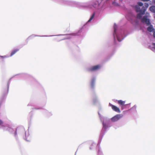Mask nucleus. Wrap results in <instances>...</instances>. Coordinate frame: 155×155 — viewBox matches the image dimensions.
I'll use <instances>...</instances> for the list:
<instances>
[{
  "label": "nucleus",
  "instance_id": "1",
  "mask_svg": "<svg viewBox=\"0 0 155 155\" xmlns=\"http://www.w3.org/2000/svg\"><path fill=\"white\" fill-rule=\"evenodd\" d=\"M122 117V114H117L111 118V120L113 122L117 121L121 118Z\"/></svg>",
  "mask_w": 155,
  "mask_h": 155
},
{
  "label": "nucleus",
  "instance_id": "2",
  "mask_svg": "<svg viewBox=\"0 0 155 155\" xmlns=\"http://www.w3.org/2000/svg\"><path fill=\"white\" fill-rule=\"evenodd\" d=\"M135 10L137 12L141 13L142 14H144L146 11V8H144V7L143 6L141 9L138 6H136L135 7Z\"/></svg>",
  "mask_w": 155,
  "mask_h": 155
},
{
  "label": "nucleus",
  "instance_id": "3",
  "mask_svg": "<svg viewBox=\"0 0 155 155\" xmlns=\"http://www.w3.org/2000/svg\"><path fill=\"white\" fill-rule=\"evenodd\" d=\"M101 67V66L99 65L94 66L89 68L88 71L91 72L96 71L99 69Z\"/></svg>",
  "mask_w": 155,
  "mask_h": 155
},
{
  "label": "nucleus",
  "instance_id": "4",
  "mask_svg": "<svg viewBox=\"0 0 155 155\" xmlns=\"http://www.w3.org/2000/svg\"><path fill=\"white\" fill-rule=\"evenodd\" d=\"M141 21L143 23H145L147 25H149L150 24V20L147 18V16H144L141 19Z\"/></svg>",
  "mask_w": 155,
  "mask_h": 155
},
{
  "label": "nucleus",
  "instance_id": "5",
  "mask_svg": "<svg viewBox=\"0 0 155 155\" xmlns=\"http://www.w3.org/2000/svg\"><path fill=\"white\" fill-rule=\"evenodd\" d=\"M110 106L111 107L112 110L118 113H119L120 112V109L117 107L112 104H111Z\"/></svg>",
  "mask_w": 155,
  "mask_h": 155
},
{
  "label": "nucleus",
  "instance_id": "6",
  "mask_svg": "<svg viewBox=\"0 0 155 155\" xmlns=\"http://www.w3.org/2000/svg\"><path fill=\"white\" fill-rule=\"evenodd\" d=\"M8 86L3 88L2 92L3 94H5L8 93Z\"/></svg>",
  "mask_w": 155,
  "mask_h": 155
},
{
  "label": "nucleus",
  "instance_id": "7",
  "mask_svg": "<svg viewBox=\"0 0 155 155\" xmlns=\"http://www.w3.org/2000/svg\"><path fill=\"white\" fill-rule=\"evenodd\" d=\"M147 30L150 32L154 31H155L154 29L153 28V26L151 25H150L147 28Z\"/></svg>",
  "mask_w": 155,
  "mask_h": 155
},
{
  "label": "nucleus",
  "instance_id": "8",
  "mask_svg": "<svg viewBox=\"0 0 155 155\" xmlns=\"http://www.w3.org/2000/svg\"><path fill=\"white\" fill-rule=\"evenodd\" d=\"M117 102H118V103L119 105H121V106H124V105H125V101H122L121 100H120L118 101Z\"/></svg>",
  "mask_w": 155,
  "mask_h": 155
},
{
  "label": "nucleus",
  "instance_id": "9",
  "mask_svg": "<svg viewBox=\"0 0 155 155\" xmlns=\"http://www.w3.org/2000/svg\"><path fill=\"white\" fill-rule=\"evenodd\" d=\"M19 50V49H16L13 50L11 53L10 56H12Z\"/></svg>",
  "mask_w": 155,
  "mask_h": 155
},
{
  "label": "nucleus",
  "instance_id": "10",
  "mask_svg": "<svg viewBox=\"0 0 155 155\" xmlns=\"http://www.w3.org/2000/svg\"><path fill=\"white\" fill-rule=\"evenodd\" d=\"M149 9L151 12L155 13V6H151Z\"/></svg>",
  "mask_w": 155,
  "mask_h": 155
},
{
  "label": "nucleus",
  "instance_id": "11",
  "mask_svg": "<svg viewBox=\"0 0 155 155\" xmlns=\"http://www.w3.org/2000/svg\"><path fill=\"white\" fill-rule=\"evenodd\" d=\"M144 14H142L141 13H140L137 15V17L138 18L140 19L141 18L142 15Z\"/></svg>",
  "mask_w": 155,
  "mask_h": 155
},
{
  "label": "nucleus",
  "instance_id": "12",
  "mask_svg": "<svg viewBox=\"0 0 155 155\" xmlns=\"http://www.w3.org/2000/svg\"><path fill=\"white\" fill-rule=\"evenodd\" d=\"M95 81V79L94 78L92 79V80H91V85L92 87H94V84Z\"/></svg>",
  "mask_w": 155,
  "mask_h": 155
},
{
  "label": "nucleus",
  "instance_id": "13",
  "mask_svg": "<svg viewBox=\"0 0 155 155\" xmlns=\"http://www.w3.org/2000/svg\"><path fill=\"white\" fill-rule=\"evenodd\" d=\"M95 15V12H94L93 14L91 16L90 19L88 21V22H89L91 21L94 18V17Z\"/></svg>",
  "mask_w": 155,
  "mask_h": 155
},
{
  "label": "nucleus",
  "instance_id": "14",
  "mask_svg": "<svg viewBox=\"0 0 155 155\" xmlns=\"http://www.w3.org/2000/svg\"><path fill=\"white\" fill-rule=\"evenodd\" d=\"M112 4L115 6H119V4L115 2H113Z\"/></svg>",
  "mask_w": 155,
  "mask_h": 155
},
{
  "label": "nucleus",
  "instance_id": "15",
  "mask_svg": "<svg viewBox=\"0 0 155 155\" xmlns=\"http://www.w3.org/2000/svg\"><path fill=\"white\" fill-rule=\"evenodd\" d=\"M148 6H149V4L148 3H145L144 4V8H146V10L147 8L148 7Z\"/></svg>",
  "mask_w": 155,
  "mask_h": 155
},
{
  "label": "nucleus",
  "instance_id": "16",
  "mask_svg": "<svg viewBox=\"0 0 155 155\" xmlns=\"http://www.w3.org/2000/svg\"><path fill=\"white\" fill-rule=\"evenodd\" d=\"M103 130H106V124H104V123L103 122Z\"/></svg>",
  "mask_w": 155,
  "mask_h": 155
},
{
  "label": "nucleus",
  "instance_id": "17",
  "mask_svg": "<svg viewBox=\"0 0 155 155\" xmlns=\"http://www.w3.org/2000/svg\"><path fill=\"white\" fill-rule=\"evenodd\" d=\"M34 38V36H30L28 37L27 39L28 40H29L33 39Z\"/></svg>",
  "mask_w": 155,
  "mask_h": 155
},
{
  "label": "nucleus",
  "instance_id": "18",
  "mask_svg": "<svg viewBox=\"0 0 155 155\" xmlns=\"http://www.w3.org/2000/svg\"><path fill=\"white\" fill-rule=\"evenodd\" d=\"M138 5L140 6H142L143 4V3L141 2H139L138 3Z\"/></svg>",
  "mask_w": 155,
  "mask_h": 155
},
{
  "label": "nucleus",
  "instance_id": "19",
  "mask_svg": "<svg viewBox=\"0 0 155 155\" xmlns=\"http://www.w3.org/2000/svg\"><path fill=\"white\" fill-rule=\"evenodd\" d=\"M0 57L2 58H5L7 57L6 56H0Z\"/></svg>",
  "mask_w": 155,
  "mask_h": 155
},
{
  "label": "nucleus",
  "instance_id": "20",
  "mask_svg": "<svg viewBox=\"0 0 155 155\" xmlns=\"http://www.w3.org/2000/svg\"><path fill=\"white\" fill-rule=\"evenodd\" d=\"M153 36L155 38V31H153Z\"/></svg>",
  "mask_w": 155,
  "mask_h": 155
},
{
  "label": "nucleus",
  "instance_id": "21",
  "mask_svg": "<svg viewBox=\"0 0 155 155\" xmlns=\"http://www.w3.org/2000/svg\"><path fill=\"white\" fill-rule=\"evenodd\" d=\"M3 124L2 121V120H0V124Z\"/></svg>",
  "mask_w": 155,
  "mask_h": 155
},
{
  "label": "nucleus",
  "instance_id": "22",
  "mask_svg": "<svg viewBox=\"0 0 155 155\" xmlns=\"http://www.w3.org/2000/svg\"><path fill=\"white\" fill-rule=\"evenodd\" d=\"M149 0H141V1H148Z\"/></svg>",
  "mask_w": 155,
  "mask_h": 155
},
{
  "label": "nucleus",
  "instance_id": "23",
  "mask_svg": "<svg viewBox=\"0 0 155 155\" xmlns=\"http://www.w3.org/2000/svg\"><path fill=\"white\" fill-rule=\"evenodd\" d=\"M153 46H155V43H153Z\"/></svg>",
  "mask_w": 155,
  "mask_h": 155
},
{
  "label": "nucleus",
  "instance_id": "24",
  "mask_svg": "<svg viewBox=\"0 0 155 155\" xmlns=\"http://www.w3.org/2000/svg\"><path fill=\"white\" fill-rule=\"evenodd\" d=\"M153 2H154V3H155V0H153Z\"/></svg>",
  "mask_w": 155,
  "mask_h": 155
},
{
  "label": "nucleus",
  "instance_id": "25",
  "mask_svg": "<svg viewBox=\"0 0 155 155\" xmlns=\"http://www.w3.org/2000/svg\"><path fill=\"white\" fill-rule=\"evenodd\" d=\"M16 131L15 132V135H16Z\"/></svg>",
  "mask_w": 155,
  "mask_h": 155
}]
</instances>
